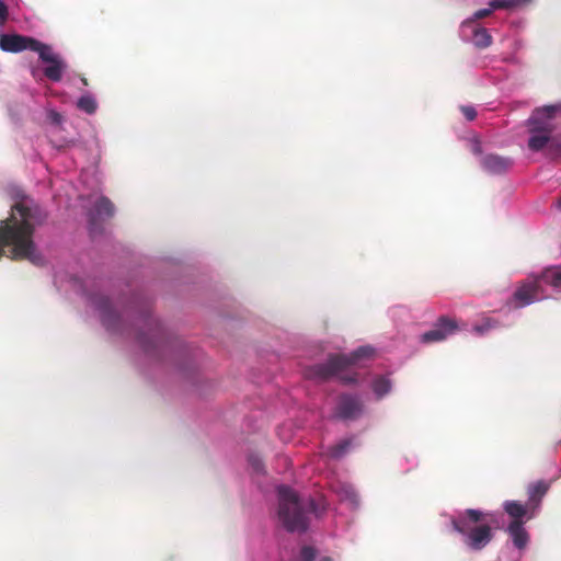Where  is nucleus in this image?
<instances>
[{
    "mask_svg": "<svg viewBox=\"0 0 561 561\" xmlns=\"http://www.w3.org/2000/svg\"><path fill=\"white\" fill-rule=\"evenodd\" d=\"M47 219V213L33 199L22 198L11 207L10 216L0 221V259L9 249L12 260L41 264L43 257L33 240L35 229Z\"/></svg>",
    "mask_w": 561,
    "mask_h": 561,
    "instance_id": "f257e3e1",
    "label": "nucleus"
},
{
    "mask_svg": "<svg viewBox=\"0 0 561 561\" xmlns=\"http://www.w3.org/2000/svg\"><path fill=\"white\" fill-rule=\"evenodd\" d=\"M545 286L561 293V266H551L516 283L514 293L506 301L510 309H520L547 298Z\"/></svg>",
    "mask_w": 561,
    "mask_h": 561,
    "instance_id": "f03ea898",
    "label": "nucleus"
},
{
    "mask_svg": "<svg viewBox=\"0 0 561 561\" xmlns=\"http://www.w3.org/2000/svg\"><path fill=\"white\" fill-rule=\"evenodd\" d=\"M278 520L291 533H304L308 529L310 514H319L313 499H299L298 493L288 485L278 486Z\"/></svg>",
    "mask_w": 561,
    "mask_h": 561,
    "instance_id": "7ed1b4c3",
    "label": "nucleus"
},
{
    "mask_svg": "<svg viewBox=\"0 0 561 561\" xmlns=\"http://www.w3.org/2000/svg\"><path fill=\"white\" fill-rule=\"evenodd\" d=\"M490 516L492 515L481 510L467 508L453 518L451 525L461 535L467 547L472 551H482L494 537L492 525L488 520Z\"/></svg>",
    "mask_w": 561,
    "mask_h": 561,
    "instance_id": "20e7f679",
    "label": "nucleus"
},
{
    "mask_svg": "<svg viewBox=\"0 0 561 561\" xmlns=\"http://www.w3.org/2000/svg\"><path fill=\"white\" fill-rule=\"evenodd\" d=\"M304 375L305 378L319 383L325 382L332 377H339L344 385L357 382V375L345 374V359L342 358V354H332L327 362L305 368Z\"/></svg>",
    "mask_w": 561,
    "mask_h": 561,
    "instance_id": "39448f33",
    "label": "nucleus"
},
{
    "mask_svg": "<svg viewBox=\"0 0 561 561\" xmlns=\"http://www.w3.org/2000/svg\"><path fill=\"white\" fill-rule=\"evenodd\" d=\"M556 106H543L536 108L528 118L531 135L528 139V148L540 150L548 145L552 128L542 118H551L556 115Z\"/></svg>",
    "mask_w": 561,
    "mask_h": 561,
    "instance_id": "423d86ee",
    "label": "nucleus"
},
{
    "mask_svg": "<svg viewBox=\"0 0 561 561\" xmlns=\"http://www.w3.org/2000/svg\"><path fill=\"white\" fill-rule=\"evenodd\" d=\"M115 215V206L107 197H101L88 213L89 231L92 238L104 232L107 219Z\"/></svg>",
    "mask_w": 561,
    "mask_h": 561,
    "instance_id": "0eeeda50",
    "label": "nucleus"
},
{
    "mask_svg": "<svg viewBox=\"0 0 561 561\" xmlns=\"http://www.w3.org/2000/svg\"><path fill=\"white\" fill-rule=\"evenodd\" d=\"M363 413L362 401L353 394L343 393L337 400L335 415L344 421L356 419Z\"/></svg>",
    "mask_w": 561,
    "mask_h": 561,
    "instance_id": "6e6552de",
    "label": "nucleus"
},
{
    "mask_svg": "<svg viewBox=\"0 0 561 561\" xmlns=\"http://www.w3.org/2000/svg\"><path fill=\"white\" fill-rule=\"evenodd\" d=\"M457 331V322L450 320V318L442 316L437 319L434 329L426 331L422 334L421 340L423 342H437L443 341L450 333Z\"/></svg>",
    "mask_w": 561,
    "mask_h": 561,
    "instance_id": "1a4fd4ad",
    "label": "nucleus"
},
{
    "mask_svg": "<svg viewBox=\"0 0 561 561\" xmlns=\"http://www.w3.org/2000/svg\"><path fill=\"white\" fill-rule=\"evenodd\" d=\"M36 45L33 37L19 34H3L0 36V49L8 53H20L28 49V46Z\"/></svg>",
    "mask_w": 561,
    "mask_h": 561,
    "instance_id": "9d476101",
    "label": "nucleus"
},
{
    "mask_svg": "<svg viewBox=\"0 0 561 561\" xmlns=\"http://www.w3.org/2000/svg\"><path fill=\"white\" fill-rule=\"evenodd\" d=\"M147 329L148 333L140 332L138 340L142 347L148 352L149 348L156 347L160 344L163 336V329L160 322L154 320L152 317H149L147 320Z\"/></svg>",
    "mask_w": 561,
    "mask_h": 561,
    "instance_id": "9b49d317",
    "label": "nucleus"
},
{
    "mask_svg": "<svg viewBox=\"0 0 561 561\" xmlns=\"http://www.w3.org/2000/svg\"><path fill=\"white\" fill-rule=\"evenodd\" d=\"M93 305L101 312V321L106 329L114 330L115 324L118 321V316L115 312L111 300L107 299V297L100 295L99 297L93 298Z\"/></svg>",
    "mask_w": 561,
    "mask_h": 561,
    "instance_id": "f8f14e48",
    "label": "nucleus"
},
{
    "mask_svg": "<svg viewBox=\"0 0 561 561\" xmlns=\"http://www.w3.org/2000/svg\"><path fill=\"white\" fill-rule=\"evenodd\" d=\"M513 162L508 157L486 154L483 157L482 167L491 173H503L511 169Z\"/></svg>",
    "mask_w": 561,
    "mask_h": 561,
    "instance_id": "ddd939ff",
    "label": "nucleus"
},
{
    "mask_svg": "<svg viewBox=\"0 0 561 561\" xmlns=\"http://www.w3.org/2000/svg\"><path fill=\"white\" fill-rule=\"evenodd\" d=\"M525 522H511L507 533L513 540V545L517 549H524L529 543V533L524 528Z\"/></svg>",
    "mask_w": 561,
    "mask_h": 561,
    "instance_id": "4468645a",
    "label": "nucleus"
},
{
    "mask_svg": "<svg viewBox=\"0 0 561 561\" xmlns=\"http://www.w3.org/2000/svg\"><path fill=\"white\" fill-rule=\"evenodd\" d=\"M504 512L512 517V522H525V517L528 514L529 505H523L518 501H506L504 502Z\"/></svg>",
    "mask_w": 561,
    "mask_h": 561,
    "instance_id": "2eb2a0df",
    "label": "nucleus"
},
{
    "mask_svg": "<svg viewBox=\"0 0 561 561\" xmlns=\"http://www.w3.org/2000/svg\"><path fill=\"white\" fill-rule=\"evenodd\" d=\"M549 491V484L539 481L528 486V507H536L539 505L543 496Z\"/></svg>",
    "mask_w": 561,
    "mask_h": 561,
    "instance_id": "dca6fc26",
    "label": "nucleus"
},
{
    "mask_svg": "<svg viewBox=\"0 0 561 561\" xmlns=\"http://www.w3.org/2000/svg\"><path fill=\"white\" fill-rule=\"evenodd\" d=\"M374 355V348L371 346H359L351 354H342L344 360V369L352 367V365L357 364L365 357H371Z\"/></svg>",
    "mask_w": 561,
    "mask_h": 561,
    "instance_id": "f3484780",
    "label": "nucleus"
},
{
    "mask_svg": "<svg viewBox=\"0 0 561 561\" xmlns=\"http://www.w3.org/2000/svg\"><path fill=\"white\" fill-rule=\"evenodd\" d=\"M77 108L81 110L88 115L95 114L99 103L92 93L82 94L76 102Z\"/></svg>",
    "mask_w": 561,
    "mask_h": 561,
    "instance_id": "a211bd4d",
    "label": "nucleus"
},
{
    "mask_svg": "<svg viewBox=\"0 0 561 561\" xmlns=\"http://www.w3.org/2000/svg\"><path fill=\"white\" fill-rule=\"evenodd\" d=\"M30 50L36 51L39 55V58L45 62H53L59 57L55 55L50 48V46L43 44L42 42L36 39V45L28 46Z\"/></svg>",
    "mask_w": 561,
    "mask_h": 561,
    "instance_id": "6ab92c4d",
    "label": "nucleus"
},
{
    "mask_svg": "<svg viewBox=\"0 0 561 561\" xmlns=\"http://www.w3.org/2000/svg\"><path fill=\"white\" fill-rule=\"evenodd\" d=\"M371 387L376 397L382 398V396L391 391V381L385 376H378L374 379Z\"/></svg>",
    "mask_w": 561,
    "mask_h": 561,
    "instance_id": "aec40b11",
    "label": "nucleus"
},
{
    "mask_svg": "<svg viewBox=\"0 0 561 561\" xmlns=\"http://www.w3.org/2000/svg\"><path fill=\"white\" fill-rule=\"evenodd\" d=\"M351 446L352 440L348 438H344L340 440L336 445L329 447L328 455L331 457V459H340V457L346 454Z\"/></svg>",
    "mask_w": 561,
    "mask_h": 561,
    "instance_id": "412c9836",
    "label": "nucleus"
},
{
    "mask_svg": "<svg viewBox=\"0 0 561 561\" xmlns=\"http://www.w3.org/2000/svg\"><path fill=\"white\" fill-rule=\"evenodd\" d=\"M472 41H473V44H474L476 47L485 48V47H489L491 45L492 37H491V35H490L488 30H485V28H477L473 32Z\"/></svg>",
    "mask_w": 561,
    "mask_h": 561,
    "instance_id": "4be33fe9",
    "label": "nucleus"
},
{
    "mask_svg": "<svg viewBox=\"0 0 561 561\" xmlns=\"http://www.w3.org/2000/svg\"><path fill=\"white\" fill-rule=\"evenodd\" d=\"M44 73L49 80L59 81L61 79V75H62V66H61L60 59L58 58L55 61L50 62L44 69Z\"/></svg>",
    "mask_w": 561,
    "mask_h": 561,
    "instance_id": "5701e85b",
    "label": "nucleus"
},
{
    "mask_svg": "<svg viewBox=\"0 0 561 561\" xmlns=\"http://www.w3.org/2000/svg\"><path fill=\"white\" fill-rule=\"evenodd\" d=\"M530 0H491L489 7L493 10L497 9H514L520 7L523 3H527Z\"/></svg>",
    "mask_w": 561,
    "mask_h": 561,
    "instance_id": "b1692460",
    "label": "nucleus"
},
{
    "mask_svg": "<svg viewBox=\"0 0 561 561\" xmlns=\"http://www.w3.org/2000/svg\"><path fill=\"white\" fill-rule=\"evenodd\" d=\"M248 461L250 466L253 468L256 472H263L264 471V462L260 455L251 454L248 458Z\"/></svg>",
    "mask_w": 561,
    "mask_h": 561,
    "instance_id": "393cba45",
    "label": "nucleus"
},
{
    "mask_svg": "<svg viewBox=\"0 0 561 561\" xmlns=\"http://www.w3.org/2000/svg\"><path fill=\"white\" fill-rule=\"evenodd\" d=\"M316 550L311 546H305L301 548L298 561H314Z\"/></svg>",
    "mask_w": 561,
    "mask_h": 561,
    "instance_id": "a878e982",
    "label": "nucleus"
},
{
    "mask_svg": "<svg viewBox=\"0 0 561 561\" xmlns=\"http://www.w3.org/2000/svg\"><path fill=\"white\" fill-rule=\"evenodd\" d=\"M461 111H462V114L465 115V117L469 121V122H472V119L476 118L477 116V110L474 107H471V106H462L461 107Z\"/></svg>",
    "mask_w": 561,
    "mask_h": 561,
    "instance_id": "bb28decb",
    "label": "nucleus"
},
{
    "mask_svg": "<svg viewBox=\"0 0 561 561\" xmlns=\"http://www.w3.org/2000/svg\"><path fill=\"white\" fill-rule=\"evenodd\" d=\"M492 327H493L492 321L486 320L484 323L476 325L473 330L479 334H483L484 332L492 329Z\"/></svg>",
    "mask_w": 561,
    "mask_h": 561,
    "instance_id": "cd10ccee",
    "label": "nucleus"
},
{
    "mask_svg": "<svg viewBox=\"0 0 561 561\" xmlns=\"http://www.w3.org/2000/svg\"><path fill=\"white\" fill-rule=\"evenodd\" d=\"M8 5L0 0V24H3L8 20Z\"/></svg>",
    "mask_w": 561,
    "mask_h": 561,
    "instance_id": "c85d7f7f",
    "label": "nucleus"
},
{
    "mask_svg": "<svg viewBox=\"0 0 561 561\" xmlns=\"http://www.w3.org/2000/svg\"><path fill=\"white\" fill-rule=\"evenodd\" d=\"M48 118L54 125H59L62 122V116L56 111H50L48 113Z\"/></svg>",
    "mask_w": 561,
    "mask_h": 561,
    "instance_id": "c756f323",
    "label": "nucleus"
},
{
    "mask_svg": "<svg viewBox=\"0 0 561 561\" xmlns=\"http://www.w3.org/2000/svg\"><path fill=\"white\" fill-rule=\"evenodd\" d=\"M492 11H493V9H491V7L485 8V9L477 10V11L474 12L473 18H474V19H483V18H485V16H490V15H491V13H492Z\"/></svg>",
    "mask_w": 561,
    "mask_h": 561,
    "instance_id": "7c9ffc66",
    "label": "nucleus"
},
{
    "mask_svg": "<svg viewBox=\"0 0 561 561\" xmlns=\"http://www.w3.org/2000/svg\"><path fill=\"white\" fill-rule=\"evenodd\" d=\"M319 561H333L331 557H323L321 560Z\"/></svg>",
    "mask_w": 561,
    "mask_h": 561,
    "instance_id": "2f4dec72",
    "label": "nucleus"
},
{
    "mask_svg": "<svg viewBox=\"0 0 561 561\" xmlns=\"http://www.w3.org/2000/svg\"><path fill=\"white\" fill-rule=\"evenodd\" d=\"M81 81L84 85H89V82H88V79L87 78H81Z\"/></svg>",
    "mask_w": 561,
    "mask_h": 561,
    "instance_id": "473e14b6",
    "label": "nucleus"
},
{
    "mask_svg": "<svg viewBox=\"0 0 561 561\" xmlns=\"http://www.w3.org/2000/svg\"><path fill=\"white\" fill-rule=\"evenodd\" d=\"M352 501L356 500L355 493H351Z\"/></svg>",
    "mask_w": 561,
    "mask_h": 561,
    "instance_id": "72a5a7b5",
    "label": "nucleus"
},
{
    "mask_svg": "<svg viewBox=\"0 0 561 561\" xmlns=\"http://www.w3.org/2000/svg\"><path fill=\"white\" fill-rule=\"evenodd\" d=\"M558 206L561 208V198L558 202Z\"/></svg>",
    "mask_w": 561,
    "mask_h": 561,
    "instance_id": "f704fd0d",
    "label": "nucleus"
}]
</instances>
